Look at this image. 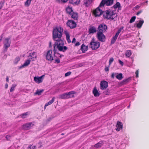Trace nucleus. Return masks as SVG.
Here are the masks:
<instances>
[{
	"label": "nucleus",
	"instance_id": "f257e3e1",
	"mask_svg": "<svg viewBox=\"0 0 149 149\" xmlns=\"http://www.w3.org/2000/svg\"><path fill=\"white\" fill-rule=\"evenodd\" d=\"M63 31V28L61 27H57L53 30V39L56 41L54 45L55 51L58 49L60 51L65 52L67 49V47L64 46L63 41L61 39Z\"/></svg>",
	"mask_w": 149,
	"mask_h": 149
},
{
	"label": "nucleus",
	"instance_id": "f03ea898",
	"mask_svg": "<svg viewBox=\"0 0 149 149\" xmlns=\"http://www.w3.org/2000/svg\"><path fill=\"white\" fill-rule=\"evenodd\" d=\"M103 16L105 19L113 20L117 18V15L115 10L109 9L103 11Z\"/></svg>",
	"mask_w": 149,
	"mask_h": 149
},
{
	"label": "nucleus",
	"instance_id": "7ed1b4c3",
	"mask_svg": "<svg viewBox=\"0 0 149 149\" xmlns=\"http://www.w3.org/2000/svg\"><path fill=\"white\" fill-rule=\"evenodd\" d=\"M53 51L54 52L52 53V50H49L47 51L45 54V56L46 60L51 61L54 60L55 58V56L56 55H59L58 53H56V52L58 49H57L56 51L54 50V47Z\"/></svg>",
	"mask_w": 149,
	"mask_h": 149
},
{
	"label": "nucleus",
	"instance_id": "20e7f679",
	"mask_svg": "<svg viewBox=\"0 0 149 149\" xmlns=\"http://www.w3.org/2000/svg\"><path fill=\"white\" fill-rule=\"evenodd\" d=\"M102 7H100L99 6L93 11V13L95 17H100L102 14H103V12L101 9Z\"/></svg>",
	"mask_w": 149,
	"mask_h": 149
},
{
	"label": "nucleus",
	"instance_id": "39448f33",
	"mask_svg": "<svg viewBox=\"0 0 149 149\" xmlns=\"http://www.w3.org/2000/svg\"><path fill=\"white\" fill-rule=\"evenodd\" d=\"M10 38H7L5 39L3 42V44L4 45V47L5 48V51H6L7 49L10 46Z\"/></svg>",
	"mask_w": 149,
	"mask_h": 149
},
{
	"label": "nucleus",
	"instance_id": "423d86ee",
	"mask_svg": "<svg viewBox=\"0 0 149 149\" xmlns=\"http://www.w3.org/2000/svg\"><path fill=\"white\" fill-rule=\"evenodd\" d=\"M113 3L112 0H102L100 4V7H103L105 4L107 6H109Z\"/></svg>",
	"mask_w": 149,
	"mask_h": 149
},
{
	"label": "nucleus",
	"instance_id": "0eeeda50",
	"mask_svg": "<svg viewBox=\"0 0 149 149\" xmlns=\"http://www.w3.org/2000/svg\"><path fill=\"white\" fill-rule=\"evenodd\" d=\"M91 47L93 49H96L100 46V43L97 41H92L90 43Z\"/></svg>",
	"mask_w": 149,
	"mask_h": 149
},
{
	"label": "nucleus",
	"instance_id": "6e6552de",
	"mask_svg": "<svg viewBox=\"0 0 149 149\" xmlns=\"http://www.w3.org/2000/svg\"><path fill=\"white\" fill-rule=\"evenodd\" d=\"M107 28V26L105 24H100L98 27L97 32L103 33L105 31Z\"/></svg>",
	"mask_w": 149,
	"mask_h": 149
},
{
	"label": "nucleus",
	"instance_id": "1a4fd4ad",
	"mask_svg": "<svg viewBox=\"0 0 149 149\" xmlns=\"http://www.w3.org/2000/svg\"><path fill=\"white\" fill-rule=\"evenodd\" d=\"M97 37L98 40L102 42H104L105 40V36L103 33L97 32Z\"/></svg>",
	"mask_w": 149,
	"mask_h": 149
},
{
	"label": "nucleus",
	"instance_id": "9d476101",
	"mask_svg": "<svg viewBox=\"0 0 149 149\" xmlns=\"http://www.w3.org/2000/svg\"><path fill=\"white\" fill-rule=\"evenodd\" d=\"M67 25L71 29H73L76 26V23L72 20H69L67 23Z\"/></svg>",
	"mask_w": 149,
	"mask_h": 149
},
{
	"label": "nucleus",
	"instance_id": "9b49d317",
	"mask_svg": "<svg viewBox=\"0 0 149 149\" xmlns=\"http://www.w3.org/2000/svg\"><path fill=\"white\" fill-rule=\"evenodd\" d=\"M45 75H43L40 77H34V80L38 84L42 83L44 79Z\"/></svg>",
	"mask_w": 149,
	"mask_h": 149
},
{
	"label": "nucleus",
	"instance_id": "f8f14e48",
	"mask_svg": "<svg viewBox=\"0 0 149 149\" xmlns=\"http://www.w3.org/2000/svg\"><path fill=\"white\" fill-rule=\"evenodd\" d=\"M29 59L31 60L32 61H34L36 58L37 55L35 52H32L29 53V55L28 56Z\"/></svg>",
	"mask_w": 149,
	"mask_h": 149
},
{
	"label": "nucleus",
	"instance_id": "ddd939ff",
	"mask_svg": "<svg viewBox=\"0 0 149 149\" xmlns=\"http://www.w3.org/2000/svg\"><path fill=\"white\" fill-rule=\"evenodd\" d=\"M33 125L32 123H29L23 125L22 128L24 130H29L31 128Z\"/></svg>",
	"mask_w": 149,
	"mask_h": 149
},
{
	"label": "nucleus",
	"instance_id": "4468645a",
	"mask_svg": "<svg viewBox=\"0 0 149 149\" xmlns=\"http://www.w3.org/2000/svg\"><path fill=\"white\" fill-rule=\"evenodd\" d=\"M108 87V82L105 81H102L100 83V88L104 90Z\"/></svg>",
	"mask_w": 149,
	"mask_h": 149
},
{
	"label": "nucleus",
	"instance_id": "2eb2a0df",
	"mask_svg": "<svg viewBox=\"0 0 149 149\" xmlns=\"http://www.w3.org/2000/svg\"><path fill=\"white\" fill-rule=\"evenodd\" d=\"M116 130L117 131H119L122 128L123 125L119 121H118L117 124L116 126Z\"/></svg>",
	"mask_w": 149,
	"mask_h": 149
},
{
	"label": "nucleus",
	"instance_id": "dca6fc26",
	"mask_svg": "<svg viewBox=\"0 0 149 149\" xmlns=\"http://www.w3.org/2000/svg\"><path fill=\"white\" fill-rule=\"evenodd\" d=\"M64 33L66 36V39L68 43L71 42V40L70 38V35L69 32L67 30L64 31Z\"/></svg>",
	"mask_w": 149,
	"mask_h": 149
},
{
	"label": "nucleus",
	"instance_id": "f3484780",
	"mask_svg": "<svg viewBox=\"0 0 149 149\" xmlns=\"http://www.w3.org/2000/svg\"><path fill=\"white\" fill-rule=\"evenodd\" d=\"M70 15L71 17L75 20L77 19L78 18V14L76 12H73Z\"/></svg>",
	"mask_w": 149,
	"mask_h": 149
},
{
	"label": "nucleus",
	"instance_id": "a211bd4d",
	"mask_svg": "<svg viewBox=\"0 0 149 149\" xmlns=\"http://www.w3.org/2000/svg\"><path fill=\"white\" fill-rule=\"evenodd\" d=\"M59 97L61 99L68 98V95L67 93H64L59 96Z\"/></svg>",
	"mask_w": 149,
	"mask_h": 149
},
{
	"label": "nucleus",
	"instance_id": "6ab92c4d",
	"mask_svg": "<svg viewBox=\"0 0 149 149\" xmlns=\"http://www.w3.org/2000/svg\"><path fill=\"white\" fill-rule=\"evenodd\" d=\"M93 0H84V5L87 7L88 6Z\"/></svg>",
	"mask_w": 149,
	"mask_h": 149
},
{
	"label": "nucleus",
	"instance_id": "aec40b11",
	"mask_svg": "<svg viewBox=\"0 0 149 149\" xmlns=\"http://www.w3.org/2000/svg\"><path fill=\"white\" fill-rule=\"evenodd\" d=\"M69 2L74 5H77L79 3L80 0H69Z\"/></svg>",
	"mask_w": 149,
	"mask_h": 149
},
{
	"label": "nucleus",
	"instance_id": "412c9836",
	"mask_svg": "<svg viewBox=\"0 0 149 149\" xmlns=\"http://www.w3.org/2000/svg\"><path fill=\"white\" fill-rule=\"evenodd\" d=\"M88 46H85L84 44L82 45L81 46V49L82 52L83 53L85 52L88 49Z\"/></svg>",
	"mask_w": 149,
	"mask_h": 149
},
{
	"label": "nucleus",
	"instance_id": "4be33fe9",
	"mask_svg": "<svg viewBox=\"0 0 149 149\" xmlns=\"http://www.w3.org/2000/svg\"><path fill=\"white\" fill-rule=\"evenodd\" d=\"M31 62V60L29 59H28L26 60L24 64L21 66L23 68L24 67H26L28 65L30 64Z\"/></svg>",
	"mask_w": 149,
	"mask_h": 149
},
{
	"label": "nucleus",
	"instance_id": "5701e85b",
	"mask_svg": "<svg viewBox=\"0 0 149 149\" xmlns=\"http://www.w3.org/2000/svg\"><path fill=\"white\" fill-rule=\"evenodd\" d=\"M93 93L95 96H98L100 95V94L97 91L96 87H95L94 88Z\"/></svg>",
	"mask_w": 149,
	"mask_h": 149
},
{
	"label": "nucleus",
	"instance_id": "b1692460",
	"mask_svg": "<svg viewBox=\"0 0 149 149\" xmlns=\"http://www.w3.org/2000/svg\"><path fill=\"white\" fill-rule=\"evenodd\" d=\"M96 31V29L94 27H92L89 29V32L90 33H93Z\"/></svg>",
	"mask_w": 149,
	"mask_h": 149
},
{
	"label": "nucleus",
	"instance_id": "393cba45",
	"mask_svg": "<svg viewBox=\"0 0 149 149\" xmlns=\"http://www.w3.org/2000/svg\"><path fill=\"white\" fill-rule=\"evenodd\" d=\"M143 20H140L139 23L137 24L136 27L139 28H140L144 23Z\"/></svg>",
	"mask_w": 149,
	"mask_h": 149
},
{
	"label": "nucleus",
	"instance_id": "a878e982",
	"mask_svg": "<svg viewBox=\"0 0 149 149\" xmlns=\"http://www.w3.org/2000/svg\"><path fill=\"white\" fill-rule=\"evenodd\" d=\"M118 36L115 34V36L112 37L111 41V44H113L115 43Z\"/></svg>",
	"mask_w": 149,
	"mask_h": 149
},
{
	"label": "nucleus",
	"instance_id": "bb28decb",
	"mask_svg": "<svg viewBox=\"0 0 149 149\" xmlns=\"http://www.w3.org/2000/svg\"><path fill=\"white\" fill-rule=\"evenodd\" d=\"M54 99H55V98L53 97L51 100L50 101H49L45 105V108L47 106L51 104L54 101Z\"/></svg>",
	"mask_w": 149,
	"mask_h": 149
},
{
	"label": "nucleus",
	"instance_id": "cd10ccee",
	"mask_svg": "<svg viewBox=\"0 0 149 149\" xmlns=\"http://www.w3.org/2000/svg\"><path fill=\"white\" fill-rule=\"evenodd\" d=\"M57 56H58L60 57H61L63 56V55H56L55 56V58L54 59V60H55V62L57 63H60V61L59 59L58 58H57Z\"/></svg>",
	"mask_w": 149,
	"mask_h": 149
},
{
	"label": "nucleus",
	"instance_id": "c85d7f7f",
	"mask_svg": "<svg viewBox=\"0 0 149 149\" xmlns=\"http://www.w3.org/2000/svg\"><path fill=\"white\" fill-rule=\"evenodd\" d=\"M32 0H26L24 3V5L26 7H29L31 3Z\"/></svg>",
	"mask_w": 149,
	"mask_h": 149
},
{
	"label": "nucleus",
	"instance_id": "c756f323",
	"mask_svg": "<svg viewBox=\"0 0 149 149\" xmlns=\"http://www.w3.org/2000/svg\"><path fill=\"white\" fill-rule=\"evenodd\" d=\"M66 10L67 12L70 14V15L71 14V13H72L73 12L72 11V8L69 7H68L66 8Z\"/></svg>",
	"mask_w": 149,
	"mask_h": 149
},
{
	"label": "nucleus",
	"instance_id": "7c9ffc66",
	"mask_svg": "<svg viewBox=\"0 0 149 149\" xmlns=\"http://www.w3.org/2000/svg\"><path fill=\"white\" fill-rule=\"evenodd\" d=\"M116 78L119 80H121L123 78V74L122 73H119L116 74Z\"/></svg>",
	"mask_w": 149,
	"mask_h": 149
},
{
	"label": "nucleus",
	"instance_id": "2f4dec72",
	"mask_svg": "<svg viewBox=\"0 0 149 149\" xmlns=\"http://www.w3.org/2000/svg\"><path fill=\"white\" fill-rule=\"evenodd\" d=\"M132 53L130 50H127L125 53V56L127 57H129L131 55Z\"/></svg>",
	"mask_w": 149,
	"mask_h": 149
},
{
	"label": "nucleus",
	"instance_id": "473e14b6",
	"mask_svg": "<svg viewBox=\"0 0 149 149\" xmlns=\"http://www.w3.org/2000/svg\"><path fill=\"white\" fill-rule=\"evenodd\" d=\"M102 145V142H100L95 145V147L97 148L101 147Z\"/></svg>",
	"mask_w": 149,
	"mask_h": 149
},
{
	"label": "nucleus",
	"instance_id": "72a5a7b5",
	"mask_svg": "<svg viewBox=\"0 0 149 149\" xmlns=\"http://www.w3.org/2000/svg\"><path fill=\"white\" fill-rule=\"evenodd\" d=\"M44 90L42 89L40 90H37L36 92L35 93V95H40L43 92Z\"/></svg>",
	"mask_w": 149,
	"mask_h": 149
},
{
	"label": "nucleus",
	"instance_id": "f704fd0d",
	"mask_svg": "<svg viewBox=\"0 0 149 149\" xmlns=\"http://www.w3.org/2000/svg\"><path fill=\"white\" fill-rule=\"evenodd\" d=\"M124 29V27L123 26H121L120 28H119L117 33H116V35H117V36H118L119 34V33L121 32Z\"/></svg>",
	"mask_w": 149,
	"mask_h": 149
},
{
	"label": "nucleus",
	"instance_id": "c9c22d12",
	"mask_svg": "<svg viewBox=\"0 0 149 149\" xmlns=\"http://www.w3.org/2000/svg\"><path fill=\"white\" fill-rule=\"evenodd\" d=\"M55 1L58 3H65L68 0H55Z\"/></svg>",
	"mask_w": 149,
	"mask_h": 149
},
{
	"label": "nucleus",
	"instance_id": "e433bc0d",
	"mask_svg": "<svg viewBox=\"0 0 149 149\" xmlns=\"http://www.w3.org/2000/svg\"><path fill=\"white\" fill-rule=\"evenodd\" d=\"M131 79V77H130L128 78L124 79L123 81V82L124 84H125L129 82Z\"/></svg>",
	"mask_w": 149,
	"mask_h": 149
},
{
	"label": "nucleus",
	"instance_id": "4c0bfd02",
	"mask_svg": "<svg viewBox=\"0 0 149 149\" xmlns=\"http://www.w3.org/2000/svg\"><path fill=\"white\" fill-rule=\"evenodd\" d=\"M120 3L119 2H117L116 4L113 6V7L114 8H119L120 7Z\"/></svg>",
	"mask_w": 149,
	"mask_h": 149
},
{
	"label": "nucleus",
	"instance_id": "58836bf2",
	"mask_svg": "<svg viewBox=\"0 0 149 149\" xmlns=\"http://www.w3.org/2000/svg\"><path fill=\"white\" fill-rule=\"evenodd\" d=\"M68 95V98L73 97L74 96V93L72 92H70L67 93Z\"/></svg>",
	"mask_w": 149,
	"mask_h": 149
},
{
	"label": "nucleus",
	"instance_id": "ea45409f",
	"mask_svg": "<svg viewBox=\"0 0 149 149\" xmlns=\"http://www.w3.org/2000/svg\"><path fill=\"white\" fill-rule=\"evenodd\" d=\"M16 86V85L15 84H13L12 85V86L10 90V92H12L15 89V88Z\"/></svg>",
	"mask_w": 149,
	"mask_h": 149
},
{
	"label": "nucleus",
	"instance_id": "a19ab883",
	"mask_svg": "<svg viewBox=\"0 0 149 149\" xmlns=\"http://www.w3.org/2000/svg\"><path fill=\"white\" fill-rule=\"evenodd\" d=\"M136 17L135 16H133L132 17L130 21V23H132L134 22L136 19Z\"/></svg>",
	"mask_w": 149,
	"mask_h": 149
},
{
	"label": "nucleus",
	"instance_id": "79ce46f5",
	"mask_svg": "<svg viewBox=\"0 0 149 149\" xmlns=\"http://www.w3.org/2000/svg\"><path fill=\"white\" fill-rule=\"evenodd\" d=\"M20 60V58L19 57H17L15 59L14 63L15 64H17L19 61Z\"/></svg>",
	"mask_w": 149,
	"mask_h": 149
},
{
	"label": "nucleus",
	"instance_id": "37998d69",
	"mask_svg": "<svg viewBox=\"0 0 149 149\" xmlns=\"http://www.w3.org/2000/svg\"><path fill=\"white\" fill-rule=\"evenodd\" d=\"M29 114V113L28 112H26V113L23 114L22 115V117L23 118H26L27 116Z\"/></svg>",
	"mask_w": 149,
	"mask_h": 149
},
{
	"label": "nucleus",
	"instance_id": "c03bdc74",
	"mask_svg": "<svg viewBox=\"0 0 149 149\" xmlns=\"http://www.w3.org/2000/svg\"><path fill=\"white\" fill-rule=\"evenodd\" d=\"M27 149H36V146H30Z\"/></svg>",
	"mask_w": 149,
	"mask_h": 149
},
{
	"label": "nucleus",
	"instance_id": "a18cd8bd",
	"mask_svg": "<svg viewBox=\"0 0 149 149\" xmlns=\"http://www.w3.org/2000/svg\"><path fill=\"white\" fill-rule=\"evenodd\" d=\"M114 59L113 58H111L109 60V65H110L111 63L113 61Z\"/></svg>",
	"mask_w": 149,
	"mask_h": 149
},
{
	"label": "nucleus",
	"instance_id": "49530a36",
	"mask_svg": "<svg viewBox=\"0 0 149 149\" xmlns=\"http://www.w3.org/2000/svg\"><path fill=\"white\" fill-rule=\"evenodd\" d=\"M117 74V73H112V75H111V77L113 79L115 77V76H116V74Z\"/></svg>",
	"mask_w": 149,
	"mask_h": 149
},
{
	"label": "nucleus",
	"instance_id": "de8ad7c7",
	"mask_svg": "<svg viewBox=\"0 0 149 149\" xmlns=\"http://www.w3.org/2000/svg\"><path fill=\"white\" fill-rule=\"evenodd\" d=\"M71 72H68L65 74V77L68 76L70 75L71 74Z\"/></svg>",
	"mask_w": 149,
	"mask_h": 149
},
{
	"label": "nucleus",
	"instance_id": "09e8293b",
	"mask_svg": "<svg viewBox=\"0 0 149 149\" xmlns=\"http://www.w3.org/2000/svg\"><path fill=\"white\" fill-rule=\"evenodd\" d=\"M139 70H136V72H135V74H136V78H138L139 77Z\"/></svg>",
	"mask_w": 149,
	"mask_h": 149
},
{
	"label": "nucleus",
	"instance_id": "8fccbe9b",
	"mask_svg": "<svg viewBox=\"0 0 149 149\" xmlns=\"http://www.w3.org/2000/svg\"><path fill=\"white\" fill-rule=\"evenodd\" d=\"M119 62L120 65H121V66H123V65L124 63L122 61L120 60H118Z\"/></svg>",
	"mask_w": 149,
	"mask_h": 149
},
{
	"label": "nucleus",
	"instance_id": "3c124183",
	"mask_svg": "<svg viewBox=\"0 0 149 149\" xmlns=\"http://www.w3.org/2000/svg\"><path fill=\"white\" fill-rule=\"evenodd\" d=\"M10 136L9 135H7L6 136V138L7 139H9L10 138Z\"/></svg>",
	"mask_w": 149,
	"mask_h": 149
},
{
	"label": "nucleus",
	"instance_id": "603ef678",
	"mask_svg": "<svg viewBox=\"0 0 149 149\" xmlns=\"http://www.w3.org/2000/svg\"><path fill=\"white\" fill-rule=\"evenodd\" d=\"M142 12V10H140V11H139L137 13L136 15H139Z\"/></svg>",
	"mask_w": 149,
	"mask_h": 149
},
{
	"label": "nucleus",
	"instance_id": "864d4df0",
	"mask_svg": "<svg viewBox=\"0 0 149 149\" xmlns=\"http://www.w3.org/2000/svg\"><path fill=\"white\" fill-rule=\"evenodd\" d=\"M140 7V6H139V5H137L135 6V8L136 9H139Z\"/></svg>",
	"mask_w": 149,
	"mask_h": 149
},
{
	"label": "nucleus",
	"instance_id": "5fc2aeb1",
	"mask_svg": "<svg viewBox=\"0 0 149 149\" xmlns=\"http://www.w3.org/2000/svg\"><path fill=\"white\" fill-rule=\"evenodd\" d=\"M76 41V39L75 38H74L72 41V42L73 43H75Z\"/></svg>",
	"mask_w": 149,
	"mask_h": 149
},
{
	"label": "nucleus",
	"instance_id": "6e6d98bb",
	"mask_svg": "<svg viewBox=\"0 0 149 149\" xmlns=\"http://www.w3.org/2000/svg\"><path fill=\"white\" fill-rule=\"evenodd\" d=\"M105 71H109V70L108 68L107 67H106L105 68Z\"/></svg>",
	"mask_w": 149,
	"mask_h": 149
},
{
	"label": "nucleus",
	"instance_id": "4d7b16f0",
	"mask_svg": "<svg viewBox=\"0 0 149 149\" xmlns=\"http://www.w3.org/2000/svg\"><path fill=\"white\" fill-rule=\"evenodd\" d=\"M79 45H80L79 42H77L75 44V45L76 46H79Z\"/></svg>",
	"mask_w": 149,
	"mask_h": 149
},
{
	"label": "nucleus",
	"instance_id": "13d9d810",
	"mask_svg": "<svg viewBox=\"0 0 149 149\" xmlns=\"http://www.w3.org/2000/svg\"><path fill=\"white\" fill-rule=\"evenodd\" d=\"M3 37V35H1L0 36V42H1V40H2V38Z\"/></svg>",
	"mask_w": 149,
	"mask_h": 149
},
{
	"label": "nucleus",
	"instance_id": "bf43d9fd",
	"mask_svg": "<svg viewBox=\"0 0 149 149\" xmlns=\"http://www.w3.org/2000/svg\"><path fill=\"white\" fill-rule=\"evenodd\" d=\"M8 84H6L5 85V88H7L8 87Z\"/></svg>",
	"mask_w": 149,
	"mask_h": 149
},
{
	"label": "nucleus",
	"instance_id": "052dcab7",
	"mask_svg": "<svg viewBox=\"0 0 149 149\" xmlns=\"http://www.w3.org/2000/svg\"><path fill=\"white\" fill-rule=\"evenodd\" d=\"M6 81L7 82H8L9 81V79H8V77H7L6 78Z\"/></svg>",
	"mask_w": 149,
	"mask_h": 149
},
{
	"label": "nucleus",
	"instance_id": "680f3d73",
	"mask_svg": "<svg viewBox=\"0 0 149 149\" xmlns=\"http://www.w3.org/2000/svg\"><path fill=\"white\" fill-rule=\"evenodd\" d=\"M2 6H3L2 4H0V10L2 8Z\"/></svg>",
	"mask_w": 149,
	"mask_h": 149
},
{
	"label": "nucleus",
	"instance_id": "e2e57ef3",
	"mask_svg": "<svg viewBox=\"0 0 149 149\" xmlns=\"http://www.w3.org/2000/svg\"><path fill=\"white\" fill-rule=\"evenodd\" d=\"M51 42H50L49 43V47H52L51 45Z\"/></svg>",
	"mask_w": 149,
	"mask_h": 149
},
{
	"label": "nucleus",
	"instance_id": "0e129e2a",
	"mask_svg": "<svg viewBox=\"0 0 149 149\" xmlns=\"http://www.w3.org/2000/svg\"><path fill=\"white\" fill-rule=\"evenodd\" d=\"M147 2H148V1H146L145 3H147Z\"/></svg>",
	"mask_w": 149,
	"mask_h": 149
}]
</instances>
